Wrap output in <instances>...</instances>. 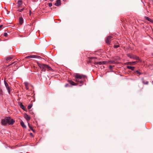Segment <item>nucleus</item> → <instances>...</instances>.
Masks as SVG:
<instances>
[{
  "instance_id": "nucleus-19",
  "label": "nucleus",
  "mask_w": 153,
  "mask_h": 153,
  "mask_svg": "<svg viewBox=\"0 0 153 153\" xmlns=\"http://www.w3.org/2000/svg\"><path fill=\"white\" fill-rule=\"evenodd\" d=\"M143 79H144L143 78H142V82L144 84H146V85H147L148 84V81H143Z\"/></svg>"
},
{
  "instance_id": "nucleus-7",
  "label": "nucleus",
  "mask_w": 153,
  "mask_h": 153,
  "mask_svg": "<svg viewBox=\"0 0 153 153\" xmlns=\"http://www.w3.org/2000/svg\"><path fill=\"white\" fill-rule=\"evenodd\" d=\"M112 38V37L111 36H108L106 40V42L108 44H110V41L111 39Z\"/></svg>"
},
{
  "instance_id": "nucleus-34",
  "label": "nucleus",
  "mask_w": 153,
  "mask_h": 153,
  "mask_svg": "<svg viewBox=\"0 0 153 153\" xmlns=\"http://www.w3.org/2000/svg\"><path fill=\"white\" fill-rule=\"evenodd\" d=\"M3 26V25H0V30H1Z\"/></svg>"
},
{
  "instance_id": "nucleus-36",
  "label": "nucleus",
  "mask_w": 153,
  "mask_h": 153,
  "mask_svg": "<svg viewBox=\"0 0 153 153\" xmlns=\"http://www.w3.org/2000/svg\"><path fill=\"white\" fill-rule=\"evenodd\" d=\"M30 134L31 135L33 136V134H32V133H30Z\"/></svg>"
},
{
  "instance_id": "nucleus-30",
  "label": "nucleus",
  "mask_w": 153,
  "mask_h": 153,
  "mask_svg": "<svg viewBox=\"0 0 153 153\" xmlns=\"http://www.w3.org/2000/svg\"><path fill=\"white\" fill-rule=\"evenodd\" d=\"M4 35L5 37H7V33H4Z\"/></svg>"
},
{
  "instance_id": "nucleus-29",
  "label": "nucleus",
  "mask_w": 153,
  "mask_h": 153,
  "mask_svg": "<svg viewBox=\"0 0 153 153\" xmlns=\"http://www.w3.org/2000/svg\"><path fill=\"white\" fill-rule=\"evenodd\" d=\"M113 68V66L111 65H110L109 66V68L110 70H112V68Z\"/></svg>"
},
{
  "instance_id": "nucleus-16",
  "label": "nucleus",
  "mask_w": 153,
  "mask_h": 153,
  "mask_svg": "<svg viewBox=\"0 0 153 153\" xmlns=\"http://www.w3.org/2000/svg\"><path fill=\"white\" fill-rule=\"evenodd\" d=\"M145 19H146V20H148V21H149V22H153V21L152 20V19H150V18H149L148 17H147V16L145 17Z\"/></svg>"
},
{
  "instance_id": "nucleus-10",
  "label": "nucleus",
  "mask_w": 153,
  "mask_h": 153,
  "mask_svg": "<svg viewBox=\"0 0 153 153\" xmlns=\"http://www.w3.org/2000/svg\"><path fill=\"white\" fill-rule=\"evenodd\" d=\"M134 73H137V76H138L142 74V73L140 72V70H137L134 71Z\"/></svg>"
},
{
  "instance_id": "nucleus-17",
  "label": "nucleus",
  "mask_w": 153,
  "mask_h": 153,
  "mask_svg": "<svg viewBox=\"0 0 153 153\" xmlns=\"http://www.w3.org/2000/svg\"><path fill=\"white\" fill-rule=\"evenodd\" d=\"M137 62H129L127 63V64L130 65H132L133 64H136Z\"/></svg>"
},
{
  "instance_id": "nucleus-31",
  "label": "nucleus",
  "mask_w": 153,
  "mask_h": 153,
  "mask_svg": "<svg viewBox=\"0 0 153 153\" xmlns=\"http://www.w3.org/2000/svg\"><path fill=\"white\" fill-rule=\"evenodd\" d=\"M48 4L49 7H51L52 6V4L51 3H48Z\"/></svg>"
},
{
  "instance_id": "nucleus-5",
  "label": "nucleus",
  "mask_w": 153,
  "mask_h": 153,
  "mask_svg": "<svg viewBox=\"0 0 153 153\" xmlns=\"http://www.w3.org/2000/svg\"><path fill=\"white\" fill-rule=\"evenodd\" d=\"M37 64L42 71H45L46 69V65L44 64H40L39 62H37Z\"/></svg>"
},
{
  "instance_id": "nucleus-14",
  "label": "nucleus",
  "mask_w": 153,
  "mask_h": 153,
  "mask_svg": "<svg viewBox=\"0 0 153 153\" xmlns=\"http://www.w3.org/2000/svg\"><path fill=\"white\" fill-rule=\"evenodd\" d=\"M25 117L27 121L29 120L30 119V117L27 114H25Z\"/></svg>"
},
{
  "instance_id": "nucleus-20",
  "label": "nucleus",
  "mask_w": 153,
  "mask_h": 153,
  "mask_svg": "<svg viewBox=\"0 0 153 153\" xmlns=\"http://www.w3.org/2000/svg\"><path fill=\"white\" fill-rule=\"evenodd\" d=\"M13 58V57L11 56H9V57H7L6 58V60L7 61H9L11 59H12Z\"/></svg>"
},
{
  "instance_id": "nucleus-26",
  "label": "nucleus",
  "mask_w": 153,
  "mask_h": 153,
  "mask_svg": "<svg viewBox=\"0 0 153 153\" xmlns=\"http://www.w3.org/2000/svg\"><path fill=\"white\" fill-rule=\"evenodd\" d=\"M120 47L119 45H114V48H117Z\"/></svg>"
},
{
  "instance_id": "nucleus-35",
  "label": "nucleus",
  "mask_w": 153,
  "mask_h": 153,
  "mask_svg": "<svg viewBox=\"0 0 153 153\" xmlns=\"http://www.w3.org/2000/svg\"><path fill=\"white\" fill-rule=\"evenodd\" d=\"M0 92H2V89H1V88H0Z\"/></svg>"
},
{
  "instance_id": "nucleus-37",
  "label": "nucleus",
  "mask_w": 153,
  "mask_h": 153,
  "mask_svg": "<svg viewBox=\"0 0 153 153\" xmlns=\"http://www.w3.org/2000/svg\"><path fill=\"white\" fill-rule=\"evenodd\" d=\"M152 56H153V53H152Z\"/></svg>"
},
{
  "instance_id": "nucleus-13",
  "label": "nucleus",
  "mask_w": 153,
  "mask_h": 153,
  "mask_svg": "<svg viewBox=\"0 0 153 153\" xmlns=\"http://www.w3.org/2000/svg\"><path fill=\"white\" fill-rule=\"evenodd\" d=\"M20 124L21 126L24 128H26V126L25 125L24 123L22 121H21L20 122Z\"/></svg>"
},
{
  "instance_id": "nucleus-28",
  "label": "nucleus",
  "mask_w": 153,
  "mask_h": 153,
  "mask_svg": "<svg viewBox=\"0 0 153 153\" xmlns=\"http://www.w3.org/2000/svg\"><path fill=\"white\" fill-rule=\"evenodd\" d=\"M24 9V8H22L21 9H19L18 10V11L19 12H21Z\"/></svg>"
},
{
  "instance_id": "nucleus-3",
  "label": "nucleus",
  "mask_w": 153,
  "mask_h": 153,
  "mask_svg": "<svg viewBox=\"0 0 153 153\" xmlns=\"http://www.w3.org/2000/svg\"><path fill=\"white\" fill-rule=\"evenodd\" d=\"M97 59V58L92 57H91L90 59V61L91 62L93 63L94 64V65H102V62H96L95 61V60Z\"/></svg>"
},
{
  "instance_id": "nucleus-8",
  "label": "nucleus",
  "mask_w": 153,
  "mask_h": 153,
  "mask_svg": "<svg viewBox=\"0 0 153 153\" xmlns=\"http://www.w3.org/2000/svg\"><path fill=\"white\" fill-rule=\"evenodd\" d=\"M39 56L36 55H31L27 57V58H37Z\"/></svg>"
},
{
  "instance_id": "nucleus-4",
  "label": "nucleus",
  "mask_w": 153,
  "mask_h": 153,
  "mask_svg": "<svg viewBox=\"0 0 153 153\" xmlns=\"http://www.w3.org/2000/svg\"><path fill=\"white\" fill-rule=\"evenodd\" d=\"M127 55V56L129 57L130 58L132 59H134L136 60H138V61L139 62H141V61L139 57L137 56L130 54H128Z\"/></svg>"
},
{
  "instance_id": "nucleus-15",
  "label": "nucleus",
  "mask_w": 153,
  "mask_h": 153,
  "mask_svg": "<svg viewBox=\"0 0 153 153\" xmlns=\"http://www.w3.org/2000/svg\"><path fill=\"white\" fill-rule=\"evenodd\" d=\"M127 68L128 69H131L132 71L134 70V67H132V66H127Z\"/></svg>"
},
{
  "instance_id": "nucleus-18",
  "label": "nucleus",
  "mask_w": 153,
  "mask_h": 153,
  "mask_svg": "<svg viewBox=\"0 0 153 153\" xmlns=\"http://www.w3.org/2000/svg\"><path fill=\"white\" fill-rule=\"evenodd\" d=\"M22 4V1L21 0H19L17 2L18 6H20Z\"/></svg>"
},
{
  "instance_id": "nucleus-9",
  "label": "nucleus",
  "mask_w": 153,
  "mask_h": 153,
  "mask_svg": "<svg viewBox=\"0 0 153 153\" xmlns=\"http://www.w3.org/2000/svg\"><path fill=\"white\" fill-rule=\"evenodd\" d=\"M55 5L57 6H59L61 5V1L60 0H57L55 3Z\"/></svg>"
},
{
  "instance_id": "nucleus-11",
  "label": "nucleus",
  "mask_w": 153,
  "mask_h": 153,
  "mask_svg": "<svg viewBox=\"0 0 153 153\" xmlns=\"http://www.w3.org/2000/svg\"><path fill=\"white\" fill-rule=\"evenodd\" d=\"M23 18L21 17L19 18V22L20 25H22L23 22Z\"/></svg>"
},
{
  "instance_id": "nucleus-6",
  "label": "nucleus",
  "mask_w": 153,
  "mask_h": 153,
  "mask_svg": "<svg viewBox=\"0 0 153 153\" xmlns=\"http://www.w3.org/2000/svg\"><path fill=\"white\" fill-rule=\"evenodd\" d=\"M4 85H5V86L6 87V88L9 94H10V88L8 86V84L7 83V82L5 81H4Z\"/></svg>"
},
{
  "instance_id": "nucleus-32",
  "label": "nucleus",
  "mask_w": 153,
  "mask_h": 153,
  "mask_svg": "<svg viewBox=\"0 0 153 153\" xmlns=\"http://www.w3.org/2000/svg\"><path fill=\"white\" fill-rule=\"evenodd\" d=\"M69 86V85L68 84H66L65 85V87H68Z\"/></svg>"
},
{
  "instance_id": "nucleus-2",
  "label": "nucleus",
  "mask_w": 153,
  "mask_h": 153,
  "mask_svg": "<svg viewBox=\"0 0 153 153\" xmlns=\"http://www.w3.org/2000/svg\"><path fill=\"white\" fill-rule=\"evenodd\" d=\"M15 120L12 119L10 117H6L1 121V124L4 126H7L9 125H12L15 122Z\"/></svg>"
},
{
  "instance_id": "nucleus-21",
  "label": "nucleus",
  "mask_w": 153,
  "mask_h": 153,
  "mask_svg": "<svg viewBox=\"0 0 153 153\" xmlns=\"http://www.w3.org/2000/svg\"><path fill=\"white\" fill-rule=\"evenodd\" d=\"M46 69H47L49 71L52 70L51 68L47 65H46Z\"/></svg>"
},
{
  "instance_id": "nucleus-25",
  "label": "nucleus",
  "mask_w": 153,
  "mask_h": 153,
  "mask_svg": "<svg viewBox=\"0 0 153 153\" xmlns=\"http://www.w3.org/2000/svg\"><path fill=\"white\" fill-rule=\"evenodd\" d=\"M24 84H25V87H26V88H27L28 86V83L27 82H25L24 83Z\"/></svg>"
},
{
  "instance_id": "nucleus-1",
  "label": "nucleus",
  "mask_w": 153,
  "mask_h": 153,
  "mask_svg": "<svg viewBox=\"0 0 153 153\" xmlns=\"http://www.w3.org/2000/svg\"><path fill=\"white\" fill-rule=\"evenodd\" d=\"M74 76L75 77L74 79V81L76 82H80V83L82 84V85H79L80 86H81L83 84L86 78V76H85L78 73L74 74Z\"/></svg>"
},
{
  "instance_id": "nucleus-24",
  "label": "nucleus",
  "mask_w": 153,
  "mask_h": 153,
  "mask_svg": "<svg viewBox=\"0 0 153 153\" xmlns=\"http://www.w3.org/2000/svg\"><path fill=\"white\" fill-rule=\"evenodd\" d=\"M102 64H107L108 63V62L106 61H102Z\"/></svg>"
},
{
  "instance_id": "nucleus-12",
  "label": "nucleus",
  "mask_w": 153,
  "mask_h": 153,
  "mask_svg": "<svg viewBox=\"0 0 153 153\" xmlns=\"http://www.w3.org/2000/svg\"><path fill=\"white\" fill-rule=\"evenodd\" d=\"M69 83L72 85H77L76 83H75L74 82L71 80H69Z\"/></svg>"
},
{
  "instance_id": "nucleus-33",
  "label": "nucleus",
  "mask_w": 153,
  "mask_h": 153,
  "mask_svg": "<svg viewBox=\"0 0 153 153\" xmlns=\"http://www.w3.org/2000/svg\"><path fill=\"white\" fill-rule=\"evenodd\" d=\"M15 64V62H14L12 63L11 64V65H13Z\"/></svg>"
},
{
  "instance_id": "nucleus-27",
  "label": "nucleus",
  "mask_w": 153,
  "mask_h": 153,
  "mask_svg": "<svg viewBox=\"0 0 153 153\" xmlns=\"http://www.w3.org/2000/svg\"><path fill=\"white\" fill-rule=\"evenodd\" d=\"M32 105L31 104L29 105L28 106V109H29L31 108L32 107Z\"/></svg>"
},
{
  "instance_id": "nucleus-23",
  "label": "nucleus",
  "mask_w": 153,
  "mask_h": 153,
  "mask_svg": "<svg viewBox=\"0 0 153 153\" xmlns=\"http://www.w3.org/2000/svg\"><path fill=\"white\" fill-rule=\"evenodd\" d=\"M28 126H29V128H30L31 130H32V131H34L33 129V128H32L31 126H30V125L29 123H28Z\"/></svg>"
},
{
  "instance_id": "nucleus-22",
  "label": "nucleus",
  "mask_w": 153,
  "mask_h": 153,
  "mask_svg": "<svg viewBox=\"0 0 153 153\" xmlns=\"http://www.w3.org/2000/svg\"><path fill=\"white\" fill-rule=\"evenodd\" d=\"M20 107L23 110L25 109V106L22 104H21L20 105Z\"/></svg>"
}]
</instances>
